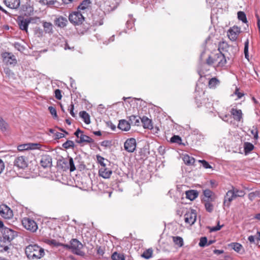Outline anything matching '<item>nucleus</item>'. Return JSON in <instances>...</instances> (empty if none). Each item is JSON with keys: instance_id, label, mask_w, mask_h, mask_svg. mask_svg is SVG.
I'll return each instance as SVG.
<instances>
[{"instance_id": "1", "label": "nucleus", "mask_w": 260, "mask_h": 260, "mask_svg": "<svg viewBox=\"0 0 260 260\" xmlns=\"http://www.w3.org/2000/svg\"><path fill=\"white\" fill-rule=\"evenodd\" d=\"M25 252L29 259H40L45 255L44 249L37 244H30L26 246Z\"/></svg>"}, {"instance_id": "2", "label": "nucleus", "mask_w": 260, "mask_h": 260, "mask_svg": "<svg viewBox=\"0 0 260 260\" xmlns=\"http://www.w3.org/2000/svg\"><path fill=\"white\" fill-rule=\"evenodd\" d=\"M206 62L209 66L213 65L222 67L225 64L226 60L224 55L221 52H218L214 56H209L207 59Z\"/></svg>"}, {"instance_id": "3", "label": "nucleus", "mask_w": 260, "mask_h": 260, "mask_svg": "<svg viewBox=\"0 0 260 260\" xmlns=\"http://www.w3.org/2000/svg\"><path fill=\"white\" fill-rule=\"evenodd\" d=\"M62 245L63 247L70 249L74 254L80 256L84 255V252L81 250L83 245L76 239H72L70 244H63Z\"/></svg>"}, {"instance_id": "4", "label": "nucleus", "mask_w": 260, "mask_h": 260, "mask_svg": "<svg viewBox=\"0 0 260 260\" xmlns=\"http://www.w3.org/2000/svg\"><path fill=\"white\" fill-rule=\"evenodd\" d=\"M22 224L25 229L32 232H36L38 229L36 222L29 218H24L22 220Z\"/></svg>"}, {"instance_id": "5", "label": "nucleus", "mask_w": 260, "mask_h": 260, "mask_svg": "<svg viewBox=\"0 0 260 260\" xmlns=\"http://www.w3.org/2000/svg\"><path fill=\"white\" fill-rule=\"evenodd\" d=\"M74 135L78 139L76 140L77 143H82L84 142L88 143H92L94 140L88 136L83 134V132L78 128L74 133Z\"/></svg>"}, {"instance_id": "6", "label": "nucleus", "mask_w": 260, "mask_h": 260, "mask_svg": "<svg viewBox=\"0 0 260 260\" xmlns=\"http://www.w3.org/2000/svg\"><path fill=\"white\" fill-rule=\"evenodd\" d=\"M1 232L3 233V239L8 241V243H10L15 237L17 236L16 232L7 227L3 228L1 230Z\"/></svg>"}, {"instance_id": "7", "label": "nucleus", "mask_w": 260, "mask_h": 260, "mask_svg": "<svg viewBox=\"0 0 260 260\" xmlns=\"http://www.w3.org/2000/svg\"><path fill=\"white\" fill-rule=\"evenodd\" d=\"M69 19L72 23L79 24L83 22L84 17L80 12H75L69 15Z\"/></svg>"}, {"instance_id": "8", "label": "nucleus", "mask_w": 260, "mask_h": 260, "mask_svg": "<svg viewBox=\"0 0 260 260\" xmlns=\"http://www.w3.org/2000/svg\"><path fill=\"white\" fill-rule=\"evenodd\" d=\"M240 32L241 28L237 26H234L228 30L227 35L230 40L235 41Z\"/></svg>"}, {"instance_id": "9", "label": "nucleus", "mask_w": 260, "mask_h": 260, "mask_svg": "<svg viewBox=\"0 0 260 260\" xmlns=\"http://www.w3.org/2000/svg\"><path fill=\"white\" fill-rule=\"evenodd\" d=\"M136 145L135 139L131 138L125 141L124 144V148L126 151L132 153L136 150Z\"/></svg>"}, {"instance_id": "10", "label": "nucleus", "mask_w": 260, "mask_h": 260, "mask_svg": "<svg viewBox=\"0 0 260 260\" xmlns=\"http://www.w3.org/2000/svg\"><path fill=\"white\" fill-rule=\"evenodd\" d=\"M14 164L18 169H24L27 167V159L23 156H18L15 159Z\"/></svg>"}, {"instance_id": "11", "label": "nucleus", "mask_w": 260, "mask_h": 260, "mask_svg": "<svg viewBox=\"0 0 260 260\" xmlns=\"http://www.w3.org/2000/svg\"><path fill=\"white\" fill-rule=\"evenodd\" d=\"M197 214L194 210H191V211L186 212L184 215L185 222L190 225H192L195 222Z\"/></svg>"}, {"instance_id": "12", "label": "nucleus", "mask_w": 260, "mask_h": 260, "mask_svg": "<svg viewBox=\"0 0 260 260\" xmlns=\"http://www.w3.org/2000/svg\"><path fill=\"white\" fill-rule=\"evenodd\" d=\"M0 215L6 219L11 218L13 215V211L6 205H3L0 206Z\"/></svg>"}, {"instance_id": "13", "label": "nucleus", "mask_w": 260, "mask_h": 260, "mask_svg": "<svg viewBox=\"0 0 260 260\" xmlns=\"http://www.w3.org/2000/svg\"><path fill=\"white\" fill-rule=\"evenodd\" d=\"M4 61L7 64L15 65L17 63V60L15 56L9 52H4L2 54Z\"/></svg>"}, {"instance_id": "14", "label": "nucleus", "mask_w": 260, "mask_h": 260, "mask_svg": "<svg viewBox=\"0 0 260 260\" xmlns=\"http://www.w3.org/2000/svg\"><path fill=\"white\" fill-rule=\"evenodd\" d=\"M236 198V194L232 189L229 190L224 196L223 205L229 207L230 206L231 202Z\"/></svg>"}, {"instance_id": "15", "label": "nucleus", "mask_w": 260, "mask_h": 260, "mask_svg": "<svg viewBox=\"0 0 260 260\" xmlns=\"http://www.w3.org/2000/svg\"><path fill=\"white\" fill-rule=\"evenodd\" d=\"M31 22V18L25 19L23 17L18 18V24L20 29L27 31L28 26Z\"/></svg>"}, {"instance_id": "16", "label": "nucleus", "mask_w": 260, "mask_h": 260, "mask_svg": "<svg viewBox=\"0 0 260 260\" xmlns=\"http://www.w3.org/2000/svg\"><path fill=\"white\" fill-rule=\"evenodd\" d=\"M41 145L39 143H27L20 145L18 146L19 151L27 150L29 149H40Z\"/></svg>"}, {"instance_id": "17", "label": "nucleus", "mask_w": 260, "mask_h": 260, "mask_svg": "<svg viewBox=\"0 0 260 260\" xmlns=\"http://www.w3.org/2000/svg\"><path fill=\"white\" fill-rule=\"evenodd\" d=\"M99 175L105 179H108L110 177L112 171V170L103 165V167L100 169L99 171Z\"/></svg>"}, {"instance_id": "18", "label": "nucleus", "mask_w": 260, "mask_h": 260, "mask_svg": "<svg viewBox=\"0 0 260 260\" xmlns=\"http://www.w3.org/2000/svg\"><path fill=\"white\" fill-rule=\"evenodd\" d=\"M40 164L44 168L50 167L52 166L51 157L49 155L42 156Z\"/></svg>"}, {"instance_id": "19", "label": "nucleus", "mask_w": 260, "mask_h": 260, "mask_svg": "<svg viewBox=\"0 0 260 260\" xmlns=\"http://www.w3.org/2000/svg\"><path fill=\"white\" fill-rule=\"evenodd\" d=\"M6 6L9 8L16 9L20 6V0H4Z\"/></svg>"}, {"instance_id": "20", "label": "nucleus", "mask_w": 260, "mask_h": 260, "mask_svg": "<svg viewBox=\"0 0 260 260\" xmlns=\"http://www.w3.org/2000/svg\"><path fill=\"white\" fill-rule=\"evenodd\" d=\"M62 162L68 169H70L71 172L75 170L76 167L74 165L73 159L72 157H69L68 159H64Z\"/></svg>"}, {"instance_id": "21", "label": "nucleus", "mask_w": 260, "mask_h": 260, "mask_svg": "<svg viewBox=\"0 0 260 260\" xmlns=\"http://www.w3.org/2000/svg\"><path fill=\"white\" fill-rule=\"evenodd\" d=\"M118 128L123 131H128L131 128V124L124 119L119 120Z\"/></svg>"}, {"instance_id": "22", "label": "nucleus", "mask_w": 260, "mask_h": 260, "mask_svg": "<svg viewBox=\"0 0 260 260\" xmlns=\"http://www.w3.org/2000/svg\"><path fill=\"white\" fill-rule=\"evenodd\" d=\"M54 23L58 27L62 28L67 26L68 20L66 18L63 17V16H59L55 20Z\"/></svg>"}, {"instance_id": "23", "label": "nucleus", "mask_w": 260, "mask_h": 260, "mask_svg": "<svg viewBox=\"0 0 260 260\" xmlns=\"http://www.w3.org/2000/svg\"><path fill=\"white\" fill-rule=\"evenodd\" d=\"M231 113L233 116L234 119L237 121H240L242 119V112L240 109L232 108Z\"/></svg>"}, {"instance_id": "24", "label": "nucleus", "mask_w": 260, "mask_h": 260, "mask_svg": "<svg viewBox=\"0 0 260 260\" xmlns=\"http://www.w3.org/2000/svg\"><path fill=\"white\" fill-rule=\"evenodd\" d=\"M186 198L190 201H193L198 196V192L195 190H189L185 192Z\"/></svg>"}, {"instance_id": "25", "label": "nucleus", "mask_w": 260, "mask_h": 260, "mask_svg": "<svg viewBox=\"0 0 260 260\" xmlns=\"http://www.w3.org/2000/svg\"><path fill=\"white\" fill-rule=\"evenodd\" d=\"M43 26L44 27V31L47 34H52L53 30V25L51 22H48L46 21H42Z\"/></svg>"}, {"instance_id": "26", "label": "nucleus", "mask_w": 260, "mask_h": 260, "mask_svg": "<svg viewBox=\"0 0 260 260\" xmlns=\"http://www.w3.org/2000/svg\"><path fill=\"white\" fill-rule=\"evenodd\" d=\"M10 245V243H8V241L5 240V239H1L0 240V251L4 252L8 251L9 249V245Z\"/></svg>"}, {"instance_id": "27", "label": "nucleus", "mask_w": 260, "mask_h": 260, "mask_svg": "<svg viewBox=\"0 0 260 260\" xmlns=\"http://www.w3.org/2000/svg\"><path fill=\"white\" fill-rule=\"evenodd\" d=\"M22 10L26 16H30L33 14L34 8L29 4H25L22 6Z\"/></svg>"}, {"instance_id": "28", "label": "nucleus", "mask_w": 260, "mask_h": 260, "mask_svg": "<svg viewBox=\"0 0 260 260\" xmlns=\"http://www.w3.org/2000/svg\"><path fill=\"white\" fill-rule=\"evenodd\" d=\"M141 119L145 128H152V125L150 119L146 116H143Z\"/></svg>"}, {"instance_id": "29", "label": "nucleus", "mask_w": 260, "mask_h": 260, "mask_svg": "<svg viewBox=\"0 0 260 260\" xmlns=\"http://www.w3.org/2000/svg\"><path fill=\"white\" fill-rule=\"evenodd\" d=\"M91 2L90 0H84L78 6L79 10H85L90 7Z\"/></svg>"}, {"instance_id": "30", "label": "nucleus", "mask_w": 260, "mask_h": 260, "mask_svg": "<svg viewBox=\"0 0 260 260\" xmlns=\"http://www.w3.org/2000/svg\"><path fill=\"white\" fill-rule=\"evenodd\" d=\"M80 116L83 119L86 124H89L90 122V116L86 111H81L79 113Z\"/></svg>"}, {"instance_id": "31", "label": "nucleus", "mask_w": 260, "mask_h": 260, "mask_svg": "<svg viewBox=\"0 0 260 260\" xmlns=\"http://www.w3.org/2000/svg\"><path fill=\"white\" fill-rule=\"evenodd\" d=\"M254 145L249 142H245L244 143V149L245 154L250 153L253 149Z\"/></svg>"}, {"instance_id": "32", "label": "nucleus", "mask_w": 260, "mask_h": 260, "mask_svg": "<svg viewBox=\"0 0 260 260\" xmlns=\"http://www.w3.org/2000/svg\"><path fill=\"white\" fill-rule=\"evenodd\" d=\"M183 161L186 165H193L195 161V159L193 157H190L188 155H185L183 158Z\"/></svg>"}, {"instance_id": "33", "label": "nucleus", "mask_w": 260, "mask_h": 260, "mask_svg": "<svg viewBox=\"0 0 260 260\" xmlns=\"http://www.w3.org/2000/svg\"><path fill=\"white\" fill-rule=\"evenodd\" d=\"M113 260H125V256L123 254L115 252L112 255Z\"/></svg>"}, {"instance_id": "34", "label": "nucleus", "mask_w": 260, "mask_h": 260, "mask_svg": "<svg viewBox=\"0 0 260 260\" xmlns=\"http://www.w3.org/2000/svg\"><path fill=\"white\" fill-rule=\"evenodd\" d=\"M140 118L137 117L135 115H132L129 117V121H130L131 124H134L135 125H139L140 123Z\"/></svg>"}, {"instance_id": "35", "label": "nucleus", "mask_w": 260, "mask_h": 260, "mask_svg": "<svg viewBox=\"0 0 260 260\" xmlns=\"http://www.w3.org/2000/svg\"><path fill=\"white\" fill-rule=\"evenodd\" d=\"M153 250L151 248H149L144 251L141 256L145 259H149L152 257Z\"/></svg>"}, {"instance_id": "36", "label": "nucleus", "mask_w": 260, "mask_h": 260, "mask_svg": "<svg viewBox=\"0 0 260 260\" xmlns=\"http://www.w3.org/2000/svg\"><path fill=\"white\" fill-rule=\"evenodd\" d=\"M173 240L175 244L179 247H182L183 245V240L181 237L178 236L173 237Z\"/></svg>"}, {"instance_id": "37", "label": "nucleus", "mask_w": 260, "mask_h": 260, "mask_svg": "<svg viewBox=\"0 0 260 260\" xmlns=\"http://www.w3.org/2000/svg\"><path fill=\"white\" fill-rule=\"evenodd\" d=\"M229 246H231L232 248L237 252H239L242 248V245L238 243H232L230 244Z\"/></svg>"}, {"instance_id": "38", "label": "nucleus", "mask_w": 260, "mask_h": 260, "mask_svg": "<svg viewBox=\"0 0 260 260\" xmlns=\"http://www.w3.org/2000/svg\"><path fill=\"white\" fill-rule=\"evenodd\" d=\"M219 83V80L216 78H212L209 81V86L210 88H214Z\"/></svg>"}, {"instance_id": "39", "label": "nucleus", "mask_w": 260, "mask_h": 260, "mask_svg": "<svg viewBox=\"0 0 260 260\" xmlns=\"http://www.w3.org/2000/svg\"><path fill=\"white\" fill-rule=\"evenodd\" d=\"M248 47H249V40L247 39V40L244 43V55L246 59L249 60V54H248Z\"/></svg>"}, {"instance_id": "40", "label": "nucleus", "mask_w": 260, "mask_h": 260, "mask_svg": "<svg viewBox=\"0 0 260 260\" xmlns=\"http://www.w3.org/2000/svg\"><path fill=\"white\" fill-rule=\"evenodd\" d=\"M238 18L244 23H246L247 22L246 15L243 12L239 11L238 12Z\"/></svg>"}, {"instance_id": "41", "label": "nucleus", "mask_w": 260, "mask_h": 260, "mask_svg": "<svg viewBox=\"0 0 260 260\" xmlns=\"http://www.w3.org/2000/svg\"><path fill=\"white\" fill-rule=\"evenodd\" d=\"M232 190L235 192L237 197H242L245 195V192L242 190H239L232 186Z\"/></svg>"}, {"instance_id": "42", "label": "nucleus", "mask_w": 260, "mask_h": 260, "mask_svg": "<svg viewBox=\"0 0 260 260\" xmlns=\"http://www.w3.org/2000/svg\"><path fill=\"white\" fill-rule=\"evenodd\" d=\"M74 146V142L71 140H68L62 144V147L66 149H69L70 148L73 147Z\"/></svg>"}, {"instance_id": "43", "label": "nucleus", "mask_w": 260, "mask_h": 260, "mask_svg": "<svg viewBox=\"0 0 260 260\" xmlns=\"http://www.w3.org/2000/svg\"><path fill=\"white\" fill-rule=\"evenodd\" d=\"M181 138L179 136H174L171 138V142L172 143H175L177 144H181Z\"/></svg>"}, {"instance_id": "44", "label": "nucleus", "mask_w": 260, "mask_h": 260, "mask_svg": "<svg viewBox=\"0 0 260 260\" xmlns=\"http://www.w3.org/2000/svg\"><path fill=\"white\" fill-rule=\"evenodd\" d=\"M208 240L206 237H201L199 245L201 247L207 246Z\"/></svg>"}, {"instance_id": "45", "label": "nucleus", "mask_w": 260, "mask_h": 260, "mask_svg": "<svg viewBox=\"0 0 260 260\" xmlns=\"http://www.w3.org/2000/svg\"><path fill=\"white\" fill-rule=\"evenodd\" d=\"M205 207L206 210L208 212H212V211L213 210V205L211 203H210L209 202H206L205 204Z\"/></svg>"}, {"instance_id": "46", "label": "nucleus", "mask_w": 260, "mask_h": 260, "mask_svg": "<svg viewBox=\"0 0 260 260\" xmlns=\"http://www.w3.org/2000/svg\"><path fill=\"white\" fill-rule=\"evenodd\" d=\"M7 123L5 121L3 118L0 116V129L2 131L6 130Z\"/></svg>"}, {"instance_id": "47", "label": "nucleus", "mask_w": 260, "mask_h": 260, "mask_svg": "<svg viewBox=\"0 0 260 260\" xmlns=\"http://www.w3.org/2000/svg\"><path fill=\"white\" fill-rule=\"evenodd\" d=\"M55 1L54 0H40V3L43 5L48 6H52L55 4Z\"/></svg>"}, {"instance_id": "48", "label": "nucleus", "mask_w": 260, "mask_h": 260, "mask_svg": "<svg viewBox=\"0 0 260 260\" xmlns=\"http://www.w3.org/2000/svg\"><path fill=\"white\" fill-rule=\"evenodd\" d=\"M14 46L16 49L19 51L22 52L24 50V47L19 43H15Z\"/></svg>"}, {"instance_id": "49", "label": "nucleus", "mask_w": 260, "mask_h": 260, "mask_svg": "<svg viewBox=\"0 0 260 260\" xmlns=\"http://www.w3.org/2000/svg\"><path fill=\"white\" fill-rule=\"evenodd\" d=\"M199 161L202 164L203 167L205 169H210L212 168L209 163L205 160H199Z\"/></svg>"}, {"instance_id": "50", "label": "nucleus", "mask_w": 260, "mask_h": 260, "mask_svg": "<svg viewBox=\"0 0 260 260\" xmlns=\"http://www.w3.org/2000/svg\"><path fill=\"white\" fill-rule=\"evenodd\" d=\"M48 110L52 115H53L55 118H57V115L56 110L55 108H54L52 106H50L48 108Z\"/></svg>"}, {"instance_id": "51", "label": "nucleus", "mask_w": 260, "mask_h": 260, "mask_svg": "<svg viewBox=\"0 0 260 260\" xmlns=\"http://www.w3.org/2000/svg\"><path fill=\"white\" fill-rule=\"evenodd\" d=\"M212 194H213L212 191L211 190H210V189H205L204 190V196L208 198H211Z\"/></svg>"}, {"instance_id": "52", "label": "nucleus", "mask_w": 260, "mask_h": 260, "mask_svg": "<svg viewBox=\"0 0 260 260\" xmlns=\"http://www.w3.org/2000/svg\"><path fill=\"white\" fill-rule=\"evenodd\" d=\"M55 96L57 100H60L62 98L61 91L59 89H56L55 90Z\"/></svg>"}, {"instance_id": "53", "label": "nucleus", "mask_w": 260, "mask_h": 260, "mask_svg": "<svg viewBox=\"0 0 260 260\" xmlns=\"http://www.w3.org/2000/svg\"><path fill=\"white\" fill-rule=\"evenodd\" d=\"M74 105L73 104H71L70 106V107H69V110L70 111V114L73 117H75L76 116V115L75 114V113L74 112Z\"/></svg>"}, {"instance_id": "54", "label": "nucleus", "mask_w": 260, "mask_h": 260, "mask_svg": "<svg viewBox=\"0 0 260 260\" xmlns=\"http://www.w3.org/2000/svg\"><path fill=\"white\" fill-rule=\"evenodd\" d=\"M251 134L253 135L254 138L255 139H257L258 138V131L256 128L252 129L250 131Z\"/></svg>"}, {"instance_id": "55", "label": "nucleus", "mask_w": 260, "mask_h": 260, "mask_svg": "<svg viewBox=\"0 0 260 260\" xmlns=\"http://www.w3.org/2000/svg\"><path fill=\"white\" fill-rule=\"evenodd\" d=\"M222 226V225H220L218 223L217 225L211 228L210 229V232H216V231H219V230H220Z\"/></svg>"}, {"instance_id": "56", "label": "nucleus", "mask_w": 260, "mask_h": 260, "mask_svg": "<svg viewBox=\"0 0 260 260\" xmlns=\"http://www.w3.org/2000/svg\"><path fill=\"white\" fill-rule=\"evenodd\" d=\"M54 136H55V138L59 139L64 137V135L62 133L59 132H56L54 133Z\"/></svg>"}, {"instance_id": "57", "label": "nucleus", "mask_w": 260, "mask_h": 260, "mask_svg": "<svg viewBox=\"0 0 260 260\" xmlns=\"http://www.w3.org/2000/svg\"><path fill=\"white\" fill-rule=\"evenodd\" d=\"M107 126L111 128L112 131L116 129V125H114L112 122H108L107 123Z\"/></svg>"}, {"instance_id": "58", "label": "nucleus", "mask_w": 260, "mask_h": 260, "mask_svg": "<svg viewBox=\"0 0 260 260\" xmlns=\"http://www.w3.org/2000/svg\"><path fill=\"white\" fill-rule=\"evenodd\" d=\"M257 238V237L255 238V236L251 235L248 237V240L251 243H255V240H256Z\"/></svg>"}, {"instance_id": "59", "label": "nucleus", "mask_w": 260, "mask_h": 260, "mask_svg": "<svg viewBox=\"0 0 260 260\" xmlns=\"http://www.w3.org/2000/svg\"><path fill=\"white\" fill-rule=\"evenodd\" d=\"M97 253L101 255H103L104 254V249L101 246L98 248Z\"/></svg>"}, {"instance_id": "60", "label": "nucleus", "mask_w": 260, "mask_h": 260, "mask_svg": "<svg viewBox=\"0 0 260 260\" xmlns=\"http://www.w3.org/2000/svg\"><path fill=\"white\" fill-rule=\"evenodd\" d=\"M5 165L2 159H0V174L3 171Z\"/></svg>"}, {"instance_id": "61", "label": "nucleus", "mask_w": 260, "mask_h": 260, "mask_svg": "<svg viewBox=\"0 0 260 260\" xmlns=\"http://www.w3.org/2000/svg\"><path fill=\"white\" fill-rule=\"evenodd\" d=\"M235 94L237 95L238 96V99H240L242 98V96L243 95V94L240 92L239 91V90L238 88L236 89L235 92Z\"/></svg>"}, {"instance_id": "62", "label": "nucleus", "mask_w": 260, "mask_h": 260, "mask_svg": "<svg viewBox=\"0 0 260 260\" xmlns=\"http://www.w3.org/2000/svg\"><path fill=\"white\" fill-rule=\"evenodd\" d=\"M223 252L224 251L223 250L214 249L213 250V253L217 255L222 254Z\"/></svg>"}, {"instance_id": "63", "label": "nucleus", "mask_w": 260, "mask_h": 260, "mask_svg": "<svg viewBox=\"0 0 260 260\" xmlns=\"http://www.w3.org/2000/svg\"><path fill=\"white\" fill-rule=\"evenodd\" d=\"M230 116L228 114H225L223 115V116H220V117L224 121L228 122L229 120V117H230Z\"/></svg>"}, {"instance_id": "64", "label": "nucleus", "mask_w": 260, "mask_h": 260, "mask_svg": "<svg viewBox=\"0 0 260 260\" xmlns=\"http://www.w3.org/2000/svg\"><path fill=\"white\" fill-rule=\"evenodd\" d=\"M36 34L38 35V36H42L43 35V30L40 28H36Z\"/></svg>"}]
</instances>
